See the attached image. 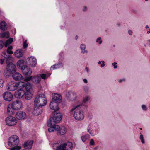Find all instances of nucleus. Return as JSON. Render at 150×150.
Instances as JSON below:
<instances>
[{"label":"nucleus","mask_w":150,"mask_h":150,"mask_svg":"<svg viewBox=\"0 0 150 150\" xmlns=\"http://www.w3.org/2000/svg\"><path fill=\"white\" fill-rule=\"evenodd\" d=\"M47 126L50 127L48 130L49 132L57 131L58 132L57 134L58 135H63L66 132V129L64 127H62L60 128L59 126L57 125H52V121H49Z\"/></svg>","instance_id":"obj_1"},{"label":"nucleus","mask_w":150,"mask_h":150,"mask_svg":"<svg viewBox=\"0 0 150 150\" xmlns=\"http://www.w3.org/2000/svg\"><path fill=\"white\" fill-rule=\"evenodd\" d=\"M25 83L23 82H16L14 81H11L9 82L6 86V89L9 91H13L18 88H21L24 87Z\"/></svg>","instance_id":"obj_2"},{"label":"nucleus","mask_w":150,"mask_h":150,"mask_svg":"<svg viewBox=\"0 0 150 150\" xmlns=\"http://www.w3.org/2000/svg\"><path fill=\"white\" fill-rule=\"evenodd\" d=\"M19 142V137L16 135H13L8 139V145L11 147L9 148L10 150H15L18 146Z\"/></svg>","instance_id":"obj_3"},{"label":"nucleus","mask_w":150,"mask_h":150,"mask_svg":"<svg viewBox=\"0 0 150 150\" xmlns=\"http://www.w3.org/2000/svg\"><path fill=\"white\" fill-rule=\"evenodd\" d=\"M16 66L12 63L7 64L6 70L4 71V76L8 78L16 71Z\"/></svg>","instance_id":"obj_4"},{"label":"nucleus","mask_w":150,"mask_h":150,"mask_svg":"<svg viewBox=\"0 0 150 150\" xmlns=\"http://www.w3.org/2000/svg\"><path fill=\"white\" fill-rule=\"evenodd\" d=\"M90 99V97L89 96L86 95L84 96L83 98L82 102L79 101L76 103L70 110V111L73 112L77 108L85 106L86 103L89 101Z\"/></svg>","instance_id":"obj_5"},{"label":"nucleus","mask_w":150,"mask_h":150,"mask_svg":"<svg viewBox=\"0 0 150 150\" xmlns=\"http://www.w3.org/2000/svg\"><path fill=\"white\" fill-rule=\"evenodd\" d=\"M76 108L74 110L73 112V117L77 121H81L84 118V111L82 109H77Z\"/></svg>","instance_id":"obj_6"},{"label":"nucleus","mask_w":150,"mask_h":150,"mask_svg":"<svg viewBox=\"0 0 150 150\" xmlns=\"http://www.w3.org/2000/svg\"><path fill=\"white\" fill-rule=\"evenodd\" d=\"M47 103L46 98L43 94H40L34 100V104L41 106H45Z\"/></svg>","instance_id":"obj_7"},{"label":"nucleus","mask_w":150,"mask_h":150,"mask_svg":"<svg viewBox=\"0 0 150 150\" xmlns=\"http://www.w3.org/2000/svg\"><path fill=\"white\" fill-rule=\"evenodd\" d=\"M62 117V115L60 113H55L52 118H50L48 121L47 124L49 121H51L53 125H56L55 123H59L60 122Z\"/></svg>","instance_id":"obj_8"},{"label":"nucleus","mask_w":150,"mask_h":150,"mask_svg":"<svg viewBox=\"0 0 150 150\" xmlns=\"http://www.w3.org/2000/svg\"><path fill=\"white\" fill-rule=\"evenodd\" d=\"M6 125L9 126H13L16 125L17 123L16 118L13 116H9L6 118Z\"/></svg>","instance_id":"obj_9"},{"label":"nucleus","mask_w":150,"mask_h":150,"mask_svg":"<svg viewBox=\"0 0 150 150\" xmlns=\"http://www.w3.org/2000/svg\"><path fill=\"white\" fill-rule=\"evenodd\" d=\"M24 88V87L19 88V89L15 91L14 94L15 98H21L23 97L25 93L24 90L23 89Z\"/></svg>","instance_id":"obj_10"},{"label":"nucleus","mask_w":150,"mask_h":150,"mask_svg":"<svg viewBox=\"0 0 150 150\" xmlns=\"http://www.w3.org/2000/svg\"><path fill=\"white\" fill-rule=\"evenodd\" d=\"M66 96L67 100L69 101H71L75 100L76 97V94L72 91H68L67 92Z\"/></svg>","instance_id":"obj_11"},{"label":"nucleus","mask_w":150,"mask_h":150,"mask_svg":"<svg viewBox=\"0 0 150 150\" xmlns=\"http://www.w3.org/2000/svg\"><path fill=\"white\" fill-rule=\"evenodd\" d=\"M42 106L34 104V107L33 111V113L36 115H38L42 112Z\"/></svg>","instance_id":"obj_12"},{"label":"nucleus","mask_w":150,"mask_h":150,"mask_svg":"<svg viewBox=\"0 0 150 150\" xmlns=\"http://www.w3.org/2000/svg\"><path fill=\"white\" fill-rule=\"evenodd\" d=\"M18 67L21 70H22L27 66L25 61L22 59L18 60L17 62Z\"/></svg>","instance_id":"obj_13"},{"label":"nucleus","mask_w":150,"mask_h":150,"mask_svg":"<svg viewBox=\"0 0 150 150\" xmlns=\"http://www.w3.org/2000/svg\"><path fill=\"white\" fill-rule=\"evenodd\" d=\"M27 62L29 65L33 67H35L37 64L36 59L33 56H31L28 58L27 59Z\"/></svg>","instance_id":"obj_14"},{"label":"nucleus","mask_w":150,"mask_h":150,"mask_svg":"<svg viewBox=\"0 0 150 150\" xmlns=\"http://www.w3.org/2000/svg\"><path fill=\"white\" fill-rule=\"evenodd\" d=\"M3 97L4 100L7 101H11L13 97L12 94L8 91L4 92L3 94Z\"/></svg>","instance_id":"obj_15"},{"label":"nucleus","mask_w":150,"mask_h":150,"mask_svg":"<svg viewBox=\"0 0 150 150\" xmlns=\"http://www.w3.org/2000/svg\"><path fill=\"white\" fill-rule=\"evenodd\" d=\"M13 41V39L12 38L8 40L5 42L2 40H0V49H1L4 46L6 47L9 44L12 42Z\"/></svg>","instance_id":"obj_16"},{"label":"nucleus","mask_w":150,"mask_h":150,"mask_svg":"<svg viewBox=\"0 0 150 150\" xmlns=\"http://www.w3.org/2000/svg\"><path fill=\"white\" fill-rule=\"evenodd\" d=\"M52 100L54 102L57 104L60 103L61 101L62 97L61 96L56 93L52 94Z\"/></svg>","instance_id":"obj_17"},{"label":"nucleus","mask_w":150,"mask_h":150,"mask_svg":"<svg viewBox=\"0 0 150 150\" xmlns=\"http://www.w3.org/2000/svg\"><path fill=\"white\" fill-rule=\"evenodd\" d=\"M26 117V114L24 112H18L16 114V117L19 120L24 119Z\"/></svg>","instance_id":"obj_18"},{"label":"nucleus","mask_w":150,"mask_h":150,"mask_svg":"<svg viewBox=\"0 0 150 150\" xmlns=\"http://www.w3.org/2000/svg\"><path fill=\"white\" fill-rule=\"evenodd\" d=\"M11 104L13 107V108L15 110L19 109L21 106V102L18 100L13 102Z\"/></svg>","instance_id":"obj_19"},{"label":"nucleus","mask_w":150,"mask_h":150,"mask_svg":"<svg viewBox=\"0 0 150 150\" xmlns=\"http://www.w3.org/2000/svg\"><path fill=\"white\" fill-rule=\"evenodd\" d=\"M24 51L22 49L16 50L14 52V55L15 57L18 58L22 57L23 55Z\"/></svg>","instance_id":"obj_20"},{"label":"nucleus","mask_w":150,"mask_h":150,"mask_svg":"<svg viewBox=\"0 0 150 150\" xmlns=\"http://www.w3.org/2000/svg\"><path fill=\"white\" fill-rule=\"evenodd\" d=\"M4 58H5V61L7 64H8L9 63H11V62L13 61V58L12 56L7 54L6 52H4L3 53Z\"/></svg>","instance_id":"obj_21"},{"label":"nucleus","mask_w":150,"mask_h":150,"mask_svg":"<svg viewBox=\"0 0 150 150\" xmlns=\"http://www.w3.org/2000/svg\"><path fill=\"white\" fill-rule=\"evenodd\" d=\"M13 79L16 81L21 80L23 79V76L19 73L16 72L12 75Z\"/></svg>","instance_id":"obj_22"},{"label":"nucleus","mask_w":150,"mask_h":150,"mask_svg":"<svg viewBox=\"0 0 150 150\" xmlns=\"http://www.w3.org/2000/svg\"><path fill=\"white\" fill-rule=\"evenodd\" d=\"M21 71L23 74L25 76H30L32 73L31 69L27 66Z\"/></svg>","instance_id":"obj_23"},{"label":"nucleus","mask_w":150,"mask_h":150,"mask_svg":"<svg viewBox=\"0 0 150 150\" xmlns=\"http://www.w3.org/2000/svg\"><path fill=\"white\" fill-rule=\"evenodd\" d=\"M50 108L51 109L54 110V111H56L59 110L58 104L54 102V101L50 103Z\"/></svg>","instance_id":"obj_24"},{"label":"nucleus","mask_w":150,"mask_h":150,"mask_svg":"<svg viewBox=\"0 0 150 150\" xmlns=\"http://www.w3.org/2000/svg\"><path fill=\"white\" fill-rule=\"evenodd\" d=\"M33 144V141H28L24 143L23 146L25 149H29L32 148Z\"/></svg>","instance_id":"obj_25"},{"label":"nucleus","mask_w":150,"mask_h":150,"mask_svg":"<svg viewBox=\"0 0 150 150\" xmlns=\"http://www.w3.org/2000/svg\"><path fill=\"white\" fill-rule=\"evenodd\" d=\"M7 113L8 115H12L13 114V111L14 109L11 104H8L7 107Z\"/></svg>","instance_id":"obj_26"},{"label":"nucleus","mask_w":150,"mask_h":150,"mask_svg":"<svg viewBox=\"0 0 150 150\" xmlns=\"http://www.w3.org/2000/svg\"><path fill=\"white\" fill-rule=\"evenodd\" d=\"M63 144L64 145V148L66 150H71L72 149L73 144L71 142H68Z\"/></svg>","instance_id":"obj_27"},{"label":"nucleus","mask_w":150,"mask_h":150,"mask_svg":"<svg viewBox=\"0 0 150 150\" xmlns=\"http://www.w3.org/2000/svg\"><path fill=\"white\" fill-rule=\"evenodd\" d=\"M63 66V64L62 63H59L58 64L54 65L51 66L50 69L51 70H54L58 68H61Z\"/></svg>","instance_id":"obj_28"},{"label":"nucleus","mask_w":150,"mask_h":150,"mask_svg":"<svg viewBox=\"0 0 150 150\" xmlns=\"http://www.w3.org/2000/svg\"><path fill=\"white\" fill-rule=\"evenodd\" d=\"M41 79L40 76L37 75L33 76L32 81L36 83H39L41 81Z\"/></svg>","instance_id":"obj_29"},{"label":"nucleus","mask_w":150,"mask_h":150,"mask_svg":"<svg viewBox=\"0 0 150 150\" xmlns=\"http://www.w3.org/2000/svg\"><path fill=\"white\" fill-rule=\"evenodd\" d=\"M0 28L3 30H6L7 28V25L5 22L3 21L0 23Z\"/></svg>","instance_id":"obj_30"},{"label":"nucleus","mask_w":150,"mask_h":150,"mask_svg":"<svg viewBox=\"0 0 150 150\" xmlns=\"http://www.w3.org/2000/svg\"><path fill=\"white\" fill-rule=\"evenodd\" d=\"M87 131L91 136H94L96 134L94 130L90 126H88L87 128Z\"/></svg>","instance_id":"obj_31"},{"label":"nucleus","mask_w":150,"mask_h":150,"mask_svg":"<svg viewBox=\"0 0 150 150\" xmlns=\"http://www.w3.org/2000/svg\"><path fill=\"white\" fill-rule=\"evenodd\" d=\"M83 92L84 94H87L90 91V88L87 85H85L83 87Z\"/></svg>","instance_id":"obj_32"},{"label":"nucleus","mask_w":150,"mask_h":150,"mask_svg":"<svg viewBox=\"0 0 150 150\" xmlns=\"http://www.w3.org/2000/svg\"><path fill=\"white\" fill-rule=\"evenodd\" d=\"M25 99L30 100L32 97V95L30 91H27L25 93Z\"/></svg>","instance_id":"obj_33"},{"label":"nucleus","mask_w":150,"mask_h":150,"mask_svg":"<svg viewBox=\"0 0 150 150\" xmlns=\"http://www.w3.org/2000/svg\"><path fill=\"white\" fill-rule=\"evenodd\" d=\"M25 87V89L27 91H30V89L32 88V84L29 82H27L26 84L25 83V85L24 87Z\"/></svg>","instance_id":"obj_34"},{"label":"nucleus","mask_w":150,"mask_h":150,"mask_svg":"<svg viewBox=\"0 0 150 150\" xmlns=\"http://www.w3.org/2000/svg\"><path fill=\"white\" fill-rule=\"evenodd\" d=\"M9 37V32L8 31L4 32L1 33L0 37L8 38Z\"/></svg>","instance_id":"obj_35"},{"label":"nucleus","mask_w":150,"mask_h":150,"mask_svg":"<svg viewBox=\"0 0 150 150\" xmlns=\"http://www.w3.org/2000/svg\"><path fill=\"white\" fill-rule=\"evenodd\" d=\"M90 138V136L88 134L82 136L81 137V139L83 142H85Z\"/></svg>","instance_id":"obj_36"},{"label":"nucleus","mask_w":150,"mask_h":150,"mask_svg":"<svg viewBox=\"0 0 150 150\" xmlns=\"http://www.w3.org/2000/svg\"><path fill=\"white\" fill-rule=\"evenodd\" d=\"M50 75V73H47V74H41L40 76L41 78H42L43 79H47Z\"/></svg>","instance_id":"obj_37"},{"label":"nucleus","mask_w":150,"mask_h":150,"mask_svg":"<svg viewBox=\"0 0 150 150\" xmlns=\"http://www.w3.org/2000/svg\"><path fill=\"white\" fill-rule=\"evenodd\" d=\"M63 144H61L59 145L56 149V150H66Z\"/></svg>","instance_id":"obj_38"},{"label":"nucleus","mask_w":150,"mask_h":150,"mask_svg":"<svg viewBox=\"0 0 150 150\" xmlns=\"http://www.w3.org/2000/svg\"><path fill=\"white\" fill-rule=\"evenodd\" d=\"M13 47L12 46H10L8 47L7 49V53L9 54H13V52L12 51Z\"/></svg>","instance_id":"obj_39"},{"label":"nucleus","mask_w":150,"mask_h":150,"mask_svg":"<svg viewBox=\"0 0 150 150\" xmlns=\"http://www.w3.org/2000/svg\"><path fill=\"white\" fill-rule=\"evenodd\" d=\"M142 110L146 112L147 111L148 108L147 106L145 104H142L141 106Z\"/></svg>","instance_id":"obj_40"},{"label":"nucleus","mask_w":150,"mask_h":150,"mask_svg":"<svg viewBox=\"0 0 150 150\" xmlns=\"http://www.w3.org/2000/svg\"><path fill=\"white\" fill-rule=\"evenodd\" d=\"M96 42L100 45L102 42V40H101V37H99L96 39Z\"/></svg>","instance_id":"obj_41"},{"label":"nucleus","mask_w":150,"mask_h":150,"mask_svg":"<svg viewBox=\"0 0 150 150\" xmlns=\"http://www.w3.org/2000/svg\"><path fill=\"white\" fill-rule=\"evenodd\" d=\"M99 64H100V67H104L105 66V62L104 61H99L98 62Z\"/></svg>","instance_id":"obj_42"},{"label":"nucleus","mask_w":150,"mask_h":150,"mask_svg":"<svg viewBox=\"0 0 150 150\" xmlns=\"http://www.w3.org/2000/svg\"><path fill=\"white\" fill-rule=\"evenodd\" d=\"M139 138L141 140L142 143V144H144L145 143V140L144 139L143 135L141 134L139 137Z\"/></svg>","instance_id":"obj_43"},{"label":"nucleus","mask_w":150,"mask_h":150,"mask_svg":"<svg viewBox=\"0 0 150 150\" xmlns=\"http://www.w3.org/2000/svg\"><path fill=\"white\" fill-rule=\"evenodd\" d=\"M89 144L91 146H93L95 145V142L93 139H90L89 142Z\"/></svg>","instance_id":"obj_44"},{"label":"nucleus","mask_w":150,"mask_h":150,"mask_svg":"<svg viewBox=\"0 0 150 150\" xmlns=\"http://www.w3.org/2000/svg\"><path fill=\"white\" fill-rule=\"evenodd\" d=\"M80 48L81 50H84L86 48V45L84 44H82L80 46Z\"/></svg>","instance_id":"obj_45"},{"label":"nucleus","mask_w":150,"mask_h":150,"mask_svg":"<svg viewBox=\"0 0 150 150\" xmlns=\"http://www.w3.org/2000/svg\"><path fill=\"white\" fill-rule=\"evenodd\" d=\"M33 76H30V77H27L25 78L24 81H30V80L32 81Z\"/></svg>","instance_id":"obj_46"},{"label":"nucleus","mask_w":150,"mask_h":150,"mask_svg":"<svg viewBox=\"0 0 150 150\" xmlns=\"http://www.w3.org/2000/svg\"><path fill=\"white\" fill-rule=\"evenodd\" d=\"M4 82L3 80L0 78V88H2L3 86V84Z\"/></svg>","instance_id":"obj_47"},{"label":"nucleus","mask_w":150,"mask_h":150,"mask_svg":"<svg viewBox=\"0 0 150 150\" xmlns=\"http://www.w3.org/2000/svg\"><path fill=\"white\" fill-rule=\"evenodd\" d=\"M125 81L126 79L125 78L119 79L118 80V81L119 83H121L123 82H125Z\"/></svg>","instance_id":"obj_48"},{"label":"nucleus","mask_w":150,"mask_h":150,"mask_svg":"<svg viewBox=\"0 0 150 150\" xmlns=\"http://www.w3.org/2000/svg\"><path fill=\"white\" fill-rule=\"evenodd\" d=\"M28 46V44L27 43V41H25L23 43V48H25Z\"/></svg>","instance_id":"obj_49"},{"label":"nucleus","mask_w":150,"mask_h":150,"mask_svg":"<svg viewBox=\"0 0 150 150\" xmlns=\"http://www.w3.org/2000/svg\"><path fill=\"white\" fill-rule=\"evenodd\" d=\"M5 60V58H4V57H3V58H2L0 59V64L1 65L2 64H3L4 61Z\"/></svg>","instance_id":"obj_50"},{"label":"nucleus","mask_w":150,"mask_h":150,"mask_svg":"<svg viewBox=\"0 0 150 150\" xmlns=\"http://www.w3.org/2000/svg\"><path fill=\"white\" fill-rule=\"evenodd\" d=\"M81 53L83 54H84L85 53H88V51L87 50H81Z\"/></svg>","instance_id":"obj_51"},{"label":"nucleus","mask_w":150,"mask_h":150,"mask_svg":"<svg viewBox=\"0 0 150 150\" xmlns=\"http://www.w3.org/2000/svg\"><path fill=\"white\" fill-rule=\"evenodd\" d=\"M117 63L116 62H114L112 63V65L114 66V68L116 69L117 68Z\"/></svg>","instance_id":"obj_52"},{"label":"nucleus","mask_w":150,"mask_h":150,"mask_svg":"<svg viewBox=\"0 0 150 150\" xmlns=\"http://www.w3.org/2000/svg\"><path fill=\"white\" fill-rule=\"evenodd\" d=\"M146 44L149 47H150V39H148L146 41Z\"/></svg>","instance_id":"obj_53"},{"label":"nucleus","mask_w":150,"mask_h":150,"mask_svg":"<svg viewBox=\"0 0 150 150\" xmlns=\"http://www.w3.org/2000/svg\"><path fill=\"white\" fill-rule=\"evenodd\" d=\"M128 33L129 35H131L132 34L133 32L132 30H129L128 31Z\"/></svg>","instance_id":"obj_54"},{"label":"nucleus","mask_w":150,"mask_h":150,"mask_svg":"<svg viewBox=\"0 0 150 150\" xmlns=\"http://www.w3.org/2000/svg\"><path fill=\"white\" fill-rule=\"evenodd\" d=\"M87 7L86 6H84L83 7L82 10L83 11H87Z\"/></svg>","instance_id":"obj_55"},{"label":"nucleus","mask_w":150,"mask_h":150,"mask_svg":"<svg viewBox=\"0 0 150 150\" xmlns=\"http://www.w3.org/2000/svg\"><path fill=\"white\" fill-rule=\"evenodd\" d=\"M85 71L87 72V73H88L89 72V69L87 67L85 68Z\"/></svg>","instance_id":"obj_56"},{"label":"nucleus","mask_w":150,"mask_h":150,"mask_svg":"<svg viewBox=\"0 0 150 150\" xmlns=\"http://www.w3.org/2000/svg\"><path fill=\"white\" fill-rule=\"evenodd\" d=\"M99 149V147L98 146H96L95 147L93 148V150H98Z\"/></svg>","instance_id":"obj_57"},{"label":"nucleus","mask_w":150,"mask_h":150,"mask_svg":"<svg viewBox=\"0 0 150 150\" xmlns=\"http://www.w3.org/2000/svg\"><path fill=\"white\" fill-rule=\"evenodd\" d=\"M83 82L86 83H88V81L87 79H83Z\"/></svg>","instance_id":"obj_58"},{"label":"nucleus","mask_w":150,"mask_h":150,"mask_svg":"<svg viewBox=\"0 0 150 150\" xmlns=\"http://www.w3.org/2000/svg\"><path fill=\"white\" fill-rule=\"evenodd\" d=\"M150 33V29H149L147 31V34H149Z\"/></svg>","instance_id":"obj_59"},{"label":"nucleus","mask_w":150,"mask_h":150,"mask_svg":"<svg viewBox=\"0 0 150 150\" xmlns=\"http://www.w3.org/2000/svg\"><path fill=\"white\" fill-rule=\"evenodd\" d=\"M149 28V27L148 25H146V26L145 27V28L146 29L147 28Z\"/></svg>","instance_id":"obj_60"},{"label":"nucleus","mask_w":150,"mask_h":150,"mask_svg":"<svg viewBox=\"0 0 150 150\" xmlns=\"http://www.w3.org/2000/svg\"><path fill=\"white\" fill-rule=\"evenodd\" d=\"M117 25L118 26H120V23H118Z\"/></svg>","instance_id":"obj_61"},{"label":"nucleus","mask_w":150,"mask_h":150,"mask_svg":"<svg viewBox=\"0 0 150 150\" xmlns=\"http://www.w3.org/2000/svg\"><path fill=\"white\" fill-rule=\"evenodd\" d=\"M78 37L77 36H76V37H75V39L76 40L77 39Z\"/></svg>","instance_id":"obj_62"},{"label":"nucleus","mask_w":150,"mask_h":150,"mask_svg":"<svg viewBox=\"0 0 150 150\" xmlns=\"http://www.w3.org/2000/svg\"><path fill=\"white\" fill-rule=\"evenodd\" d=\"M145 1H148V0H145Z\"/></svg>","instance_id":"obj_63"},{"label":"nucleus","mask_w":150,"mask_h":150,"mask_svg":"<svg viewBox=\"0 0 150 150\" xmlns=\"http://www.w3.org/2000/svg\"><path fill=\"white\" fill-rule=\"evenodd\" d=\"M1 70H0V74L1 73Z\"/></svg>","instance_id":"obj_64"}]
</instances>
